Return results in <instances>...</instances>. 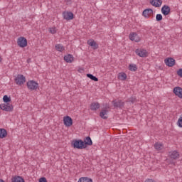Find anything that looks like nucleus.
Listing matches in <instances>:
<instances>
[{
  "instance_id": "obj_18",
  "label": "nucleus",
  "mask_w": 182,
  "mask_h": 182,
  "mask_svg": "<svg viewBox=\"0 0 182 182\" xmlns=\"http://www.w3.org/2000/svg\"><path fill=\"white\" fill-rule=\"evenodd\" d=\"M107 113H109V110L102 109L100 112V117H101V119H104L105 120H106V119H108V117H107Z\"/></svg>"
},
{
  "instance_id": "obj_37",
  "label": "nucleus",
  "mask_w": 182,
  "mask_h": 182,
  "mask_svg": "<svg viewBox=\"0 0 182 182\" xmlns=\"http://www.w3.org/2000/svg\"><path fill=\"white\" fill-rule=\"evenodd\" d=\"M145 182H156V181H154V180L153 179H146Z\"/></svg>"
},
{
  "instance_id": "obj_4",
  "label": "nucleus",
  "mask_w": 182,
  "mask_h": 182,
  "mask_svg": "<svg viewBox=\"0 0 182 182\" xmlns=\"http://www.w3.org/2000/svg\"><path fill=\"white\" fill-rule=\"evenodd\" d=\"M17 45L20 48H26L28 46V40L25 37H20L17 40Z\"/></svg>"
},
{
  "instance_id": "obj_17",
  "label": "nucleus",
  "mask_w": 182,
  "mask_h": 182,
  "mask_svg": "<svg viewBox=\"0 0 182 182\" xmlns=\"http://www.w3.org/2000/svg\"><path fill=\"white\" fill-rule=\"evenodd\" d=\"M87 43V45H89V46H91L92 49H98L99 48V45L97 44V43H96V41H95V40L93 39L88 40Z\"/></svg>"
},
{
  "instance_id": "obj_34",
  "label": "nucleus",
  "mask_w": 182,
  "mask_h": 182,
  "mask_svg": "<svg viewBox=\"0 0 182 182\" xmlns=\"http://www.w3.org/2000/svg\"><path fill=\"white\" fill-rule=\"evenodd\" d=\"M50 33H52L53 35H55L56 33V28H51L49 29Z\"/></svg>"
},
{
  "instance_id": "obj_1",
  "label": "nucleus",
  "mask_w": 182,
  "mask_h": 182,
  "mask_svg": "<svg viewBox=\"0 0 182 182\" xmlns=\"http://www.w3.org/2000/svg\"><path fill=\"white\" fill-rule=\"evenodd\" d=\"M71 145L74 149H78V150H82V149H86L87 147V146L85 145V142L82 139L73 140Z\"/></svg>"
},
{
  "instance_id": "obj_2",
  "label": "nucleus",
  "mask_w": 182,
  "mask_h": 182,
  "mask_svg": "<svg viewBox=\"0 0 182 182\" xmlns=\"http://www.w3.org/2000/svg\"><path fill=\"white\" fill-rule=\"evenodd\" d=\"M28 90H36L39 87V84L35 80H29L26 83Z\"/></svg>"
},
{
  "instance_id": "obj_29",
  "label": "nucleus",
  "mask_w": 182,
  "mask_h": 182,
  "mask_svg": "<svg viewBox=\"0 0 182 182\" xmlns=\"http://www.w3.org/2000/svg\"><path fill=\"white\" fill-rule=\"evenodd\" d=\"M129 69L131 72H136L137 70V65L136 64H129Z\"/></svg>"
},
{
  "instance_id": "obj_40",
  "label": "nucleus",
  "mask_w": 182,
  "mask_h": 182,
  "mask_svg": "<svg viewBox=\"0 0 182 182\" xmlns=\"http://www.w3.org/2000/svg\"><path fill=\"white\" fill-rule=\"evenodd\" d=\"M110 107H107V109H109Z\"/></svg>"
},
{
  "instance_id": "obj_22",
  "label": "nucleus",
  "mask_w": 182,
  "mask_h": 182,
  "mask_svg": "<svg viewBox=\"0 0 182 182\" xmlns=\"http://www.w3.org/2000/svg\"><path fill=\"white\" fill-rule=\"evenodd\" d=\"M8 136V132L4 128H0V139H5Z\"/></svg>"
},
{
  "instance_id": "obj_38",
  "label": "nucleus",
  "mask_w": 182,
  "mask_h": 182,
  "mask_svg": "<svg viewBox=\"0 0 182 182\" xmlns=\"http://www.w3.org/2000/svg\"><path fill=\"white\" fill-rule=\"evenodd\" d=\"M0 182H5V181L2 179H0Z\"/></svg>"
},
{
  "instance_id": "obj_12",
  "label": "nucleus",
  "mask_w": 182,
  "mask_h": 182,
  "mask_svg": "<svg viewBox=\"0 0 182 182\" xmlns=\"http://www.w3.org/2000/svg\"><path fill=\"white\" fill-rule=\"evenodd\" d=\"M154 14V13L153 9H146L142 12V15L144 16V18H149L150 16H153Z\"/></svg>"
},
{
  "instance_id": "obj_39",
  "label": "nucleus",
  "mask_w": 182,
  "mask_h": 182,
  "mask_svg": "<svg viewBox=\"0 0 182 182\" xmlns=\"http://www.w3.org/2000/svg\"><path fill=\"white\" fill-rule=\"evenodd\" d=\"M0 62H2V58L0 57Z\"/></svg>"
},
{
  "instance_id": "obj_19",
  "label": "nucleus",
  "mask_w": 182,
  "mask_h": 182,
  "mask_svg": "<svg viewBox=\"0 0 182 182\" xmlns=\"http://www.w3.org/2000/svg\"><path fill=\"white\" fill-rule=\"evenodd\" d=\"M84 146H92L93 144V141H92V139L90 136H87L84 139Z\"/></svg>"
},
{
  "instance_id": "obj_24",
  "label": "nucleus",
  "mask_w": 182,
  "mask_h": 182,
  "mask_svg": "<svg viewBox=\"0 0 182 182\" xmlns=\"http://www.w3.org/2000/svg\"><path fill=\"white\" fill-rule=\"evenodd\" d=\"M77 182H93V180L87 177H81Z\"/></svg>"
},
{
  "instance_id": "obj_35",
  "label": "nucleus",
  "mask_w": 182,
  "mask_h": 182,
  "mask_svg": "<svg viewBox=\"0 0 182 182\" xmlns=\"http://www.w3.org/2000/svg\"><path fill=\"white\" fill-rule=\"evenodd\" d=\"M177 75H178V76H179L180 77H182V68H180V69L177 71Z\"/></svg>"
},
{
  "instance_id": "obj_20",
  "label": "nucleus",
  "mask_w": 182,
  "mask_h": 182,
  "mask_svg": "<svg viewBox=\"0 0 182 182\" xmlns=\"http://www.w3.org/2000/svg\"><path fill=\"white\" fill-rule=\"evenodd\" d=\"M73 55L72 54H68L64 56V60L67 62V63H72L73 62Z\"/></svg>"
},
{
  "instance_id": "obj_32",
  "label": "nucleus",
  "mask_w": 182,
  "mask_h": 182,
  "mask_svg": "<svg viewBox=\"0 0 182 182\" xmlns=\"http://www.w3.org/2000/svg\"><path fill=\"white\" fill-rule=\"evenodd\" d=\"M156 21L157 22H160V21H163V16L161 14H156Z\"/></svg>"
},
{
  "instance_id": "obj_21",
  "label": "nucleus",
  "mask_w": 182,
  "mask_h": 182,
  "mask_svg": "<svg viewBox=\"0 0 182 182\" xmlns=\"http://www.w3.org/2000/svg\"><path fill=\"white\" fill-rule=\"evenodd\" d=\"M90 109L92 111H96L97 109H100V104L99 102H92L90 105Z\"/></svg>"
},
{
  "instance_id": "obj_27",
  "label": "nucleus",
  "mask_w": 182,
  "mask_h": 182,
  "mask_svg": "<svg viewBox=\"0 0 182 182\" xmlns=\"http://www.w3.org/2000/svg\"><path fill=\"white\" fill-rule=\"evenodd\" d=\"M55 49L58 52H63V50H65V47L62 44H56Z\"/></svg>"
},
{
  "instance_id": "obj_23",
  "label": "nucleus",
  "mask_w": 182,
  "mask_h": 182,
  "mask_svg": "<svg viewBox=\"0 0 182 182\" xmlns=\"http://www.w3.org/2000/svg\"><path fill=\"white\" fill-rule=\"evenodd\" d=\"M11 182H25V179L21 176H16L11 178Z\"/></svg>"
},
{
  "instance_id": "obj_26",
  "label": "nucleus",
  "mask_w": 182,
  "mask_h": 182,
  "mask_svg": "<svg viewBox=\"0 0 182 182\" xmlns=\"http://www.w3.org/2000/svg\"><path fill=\"white\" fill-rule=\"evenodd\" d=\"M87 77L89 79H91V80H93L94 82H99V78H97L96 76L93 75L92 74H87Z\"/></svg>"
},
{
  "instance_id": "obj_25",
  "label": "nucleus",
  "mask_w": 182,
  "mask_h": 182,
  "mask_svg": "<svg viewBox=\"0 0 182 182\" xmlns=\"http://www.w3.org/2000/svg\"><path fill=\"white\" fill-rule=\"evenodd\" d=\"M118 79L119 80H126L127 79V75L125 73H120L118 75Z\"/></svg>"
},
{
  "instance_id": "obj_36",
  "label": "nucleus",
  "mask_w": 182,
  "mask_h": 182,
  "mask_svg": "<svg viewBox=\"0 0 182 182\" xmlns=\"http://www.w3.org/2000/svg\"><path fill=\"white\" fill-rule=\"evenodd\" d=\"M38 182H48V180H47L46 178H45V177H41V178L39 179Z\"/></svg>"
},
{
  "instance_id": "obj_16",
  "label": "nucleus",
  "mask_w": 182,
  "mask_h": 182,
  "mask_svg": "<svg viewBox=\"0 0 182 182\" xmlns=\"http://www.w3.org/2000/svg\"><path fill=\"white\" fill-rule=\"evenodd\" d=\"M129 39L133 42H140V37H139L137 33H132L129 34Z\"/></svg>"
},
{
  "instance_id": "obj_10",
  "label": "nucleus",
  "mask_w": 182,
  "mask_h": 182,
  "mask_svg": "<svg viewBox=\"0 0 182 182\" xmlns=\"http://www.w3.org/2000/svg\"><path fill=\"white\" fill-rule=\"evenodd\" d=\"M165 64L166 66H168V68H173L174 65H176V60L173 58H168L164 60Z\"/></svg>"
},
{
  "instance_id": "obj_11",
  "label": "nucleus",
  "mask_w": 182,
  "mask_h": 182,
  "mask_svg": "<svg viewBox=\"0 0 182 182\" xmlns=\"http://www.w3.org/2000/svg\"><path fill=\"white\" fill-rule=\"evenodd\" d=\"M63 15L64 19H66V21H72V19H73V18L75 16L73 13H72L70 11H64L63 13Z\"/></svg>"
},
{
  "instance_id": "obj_31",
  "label": "nucleus",
  "mask_w": 182,
  "mask_h": 182,
  "mask_svg": "<svg viewBox=\"0 0 182 182\" xmlns=\"http://www.w3.org/2000/svg\"><path fill=\"white\" fill-rule=\"evenodd\" d=\"M3 101L4 103H9L11 102V97H8V95H4L3 97Z\"/></svg>"
},
{
  "instance_id": "obj_33",
  "label": "nucleus",
  "mask_w": 182,
  "mask_h": 182,
  "mask_svg": "<svg viewBox=\"0 0 182 182\" xmlns=\"http://www.w3.org/2000/svg\"><path fill=\"white\" fill-rule=\"evenodd\" d=\"M177 124H178V127L182 128V114L178 119Z\"/></svg>"
},
{
  "instance_id": "obj_3",
  "label": "nucleus",
  "mask_w": 182,
  "mask_h": 182,
  "mask_svg": "<svg viewBox=\"0 0 182 182\" xmlns=\"http://www.w3.org/2000/svg\"><path fill=\"white\" fill-rule=\"evenodd\" d=\"M14 81L16 82V85L21 86L26 82V78L25 77V76H23V75L18 74L17 75V77L14 79Z\"/></svg>"
},
{
  "instance_id": "obj_15",
  "label": "nucleus",
  "mask_w": 182,
  "mask_h": 182,
  "mask_svg": "<svg viewBox=\"0 0 182 182\" xmlns=\"http://www.w3.org/2000/svg\"><path fill=\"white\" fill-rule=\"evenodd\" d=\"M174 95L182 99V88L181 87H175L173 90Z\"/></svg>"
},
{
  "instance_id": "obj_30",
  "label": "nucleus",
  "mask_w": 182,
  "mask_h": 182,
  "mask_svg": "<svg viewBox=\"0 0 182 182\" xmlns=\"http://www.w3.org/2000/svg\"><path fill=\"white\" fill-rule=\"evenodd\" d=\"M127 102L128 103H132V105H134V103H136V102H137V99L135 97H131L127 100Z\"/></svg>"
},
{
  "instance_id": "obj_9",
  "label": "nucleus",
  "mask_w": 182,
  "mask_h": 182,
  "mask_svg": "<svg viewBox=\"0 0 182 182\" xmlns=\"http://www.w3.org/2000/svg\"><path fill=\"white\" fill-rule=\"evenodd\" d=\"M63 122H64V125L66 127H70V126L73 124V119H72V117L69 116H65L63 118Z\"/></svg>"
},
{
  "instance_id": "obj_8",
  "label": "nucleus",
  "mask_w": 182,
  "mask_h": 182,
  "mask_svg": "<svg viewBox=\"0 0 182 182\" xmlns=\"http://www.w3.org/2000/svg\"><path fill=\"white\" fill-rule=\"evenodd\" d=\"M168 157L171 160H178V159H180V153L177 151H169Z\"/></svg>"
},
{
  "instance_id": "obj_7",
  "label": "nucleus",
  "mask_w": 182,
  "mask_h": 182,
  "mask_svg": "<svg viewBox=\"0 0 182 182\" xmlns=\"http://www.w3.org/2000/svg\"><path fill=\"white\" fill-rule=\"evenodd\" d=\"M135 53L140 58H147L149 56V53L144 49H136Z\"/></svg>"
},
{
  "instance_id": "obj_6",
  "label": "nucleus",
  "mask_w": 182,
  "mask_h": 182,
  "mask_svg": "<svg viewBox=\"0 0 182 182\" xmlns=\"http://www.w3.org/2000/svg\"><path fill=\"white\" fill-rule=\"evenodd\" d=\"M112 104L116 109H123L124 107V102L122 101V100H114L112 101Z\"/></svg>"
},
{
  "instance_id": "obj_14",
  "label": "nucleus",
  "mask_w": 182,
  "mask_h": 182,
  "mask_svg": "<svg viewBox=\"0 0 182 182\" xmlns=\"http://www.w3.org/2000/svg\"><path fill=\"white\" fill-rule=\"evenodd\" d=\"M149 4L152 5V6H155V8H160L161 6V4H163L162 0H150Z\"/></svg>"
},
{
  "instance_id": "obj_28",
  "label": "nucleus",
  "mask_w": 182,
  "mask_h": 182,
  "mask_svg": "<svg viewBox=\"0 0 182 182\" xmlns=\"http://www.w3.org/2000/svg\"><path fill=\"white\" fill-rule=\"evenodd\" d=\"M154 148L156 149V150L160 151V150H163V149L164 148V146H163L162 144L156 143L154 144Z\"/></svg>"
},
{
  "instance_id": "obj_13",
  "label": "nucleus",
  "mask_w": 182,
  "mask_h": 182,
  "mask_svg": "<svg viewBox=\"0 0 182 182\" xmlns=\"http://www.w3.org/2000/svg\"><path fill=\"white\" fill-rule=\"evenodd\" d=\"M161 11L164 16H167V15H170L171 9H170L169 6L164 5V6H162Z\"/></svg>"
},
{
  "instance_id": "obj_5",
  "label": "nucleus",
  "mask_w": 182,
  "mask_h": 182,
  "mask_svg": "<svg viewBox=\"0 0 182 182\" xmlns=\"http://www.w3.org/2000/svg\"><path fill=\"white\" fill-rule=\"evenodd\" d=\"M0 109L4 110V112H13L14 111V105L12 104L6 103V104H1Z\"/></svg>"
}]
</instances>
